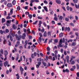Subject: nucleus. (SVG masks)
Returning a JSON list of instances; mask_svg holds the SVG:
<instances>
[{
    "instance_id": "0e129e2a",
    "label": "nucleus",
    "mask_w": 79,
    "mask_h": 79,
    "mask_svg": "<svg viewBox=\"0 0 79 79\" xmlns=\"http://www.w3.org/2000/svg\"><path fill=\"white\" fill-rule=\"evenodd\" d=\"M20 49H23V46H20L19 47Z\"/></svg>"
},
{
    "instance_id": "6ab92c4d",
    "label": "nucleus",
    "mask_w": 79,
    "mask_h": 79,
    "mask_svg": "<svg viewBox=\"0 0 79 79\" xmlns=\"http://www.w3.org/2000/svg\"><path fill=\"white\" fill-rule=\"evenodd\" d=\"M2 23H5V19H4V18H2Z\"/></svg>"
},
{
    "instance_id": "e2e57ef3",
    "label": "nucleus",
    "mask_w": 79,
    "mask_h": 79,
    "mask_svg": "<svg viewBox=\"0 0 79 79\" xmlns=\"http://www.w3.org/2000/svg\"><path fill=\"white\" fill-rule=\"evenodd\" d=\"M31 58H34V56L33 54H31Z\"/></svg>"
},
{
    "instance_id": "c03bdc74",
    "label": "nucleus",
    "mask_w": 79,
    "mask_h": 79,
    "mask_svg": "<svg viewBox=\"0 0 79 79\" xmlns=\"http://www.w3.org/2000/svg\"><path fill=\"white\" fill-rule=\"evenodd\" d=\"M51 23L52 24H55V22L54 21H51Z\"/></svg>"
},
{
    "instance_id": "c9c22d12",
    "label": "nucleus",
    "mask_w": 79,
    "mask_h": 79,
    "mask_svg": "<svg viewBox=\"0 0 79 79\" xmlns=\"http://www.w3.org/2000/svg\"><path fill=\"white\" fill-rule=\"evenodd\" d=\"M70 26H73V27H74V23H70Z\"/></svg>"
},
{
    "instance_id": "f3484780",
    "label": "nucleus",
    "mask_w": 79,
    "mask_h": 79,
    "mask_svg": "<svg viewBox=\"0 0 79 79\" xmlns=\"http://www.w3.org/2000/svg\"><path fill=\"white\" fill-rule=\"evenodd\" d=\"M5 56H6L7 55H8V52L7 51H5V53L4 54Z\"/></svg>"
},
{
    "instance_id": "37998d69",
    "label": "nucleus",
    "mask_w": 79,
    "mask_h": 79,
    "mask_svg": "<svg viewBox=\"0 0 79 79\" xmlns=\"http://www.w3.org/2000/svg\"><path fill=\"white\" fill-rule=\"evenodd\" d=\"M54 20L55 21H58V18H57V17H54Z\"/></svg>"
},
{
    "instance_id": "7ed1b4c3",
    "label": "nucleus",
    "mask_w": 79,
    "mask_h": 79,
    "mask_svg": "<svg viewBox=\"0 0 79 79\" xmlns=\"http://www.w3.org/2000/svg\"><path fill=\"white\" fill-rule=\"evenodd\" d=\"M25 44L24 45V48H27L26 46H27V40H25Z\"/></svg>"
},
{
    "instance_id": "dca6fc26",
    "label": "nucleus",
    "mask_w": 79,
    "mask_h": 79,
    "mask_svg": "<svg viewBox=\"0 0 79 79\" xmlns=\"http://www.w3.org/2000/svg\"><path fill=\"white\" fill-rule=\"evenodd\" d=\"M16 76H17V79H19V74L17 73L16 75Z\"/></svg>"
},
{
    "instance_id": "338daca9",
    "label": "nucleus",
    "mask_w": 79,
    "mask_h": 79,
    "mask_svg": "<svg viewBox=\"0 0 79 79\" xmlns=\"http://www.w3.org/2000/svg\"><path fill=\"white\" fill-rule=\"evenodd\" d=\"M50 63H48V65H47V66H50Z\"/></svg>"
},
{
    "instance_id": "f8f14e48",
    "label": "nucleus",
    "mask_w": 79,
    "mask_h": 79,
    "mask_svg": "<svg viewBox=\"0 0 79 79\" xmlns=\"http://www.w3.org/2000/svg\"><path fill=\"white\" fill-rule=\"evenodd\" d=\"M68 18H69L70 20H71V19H74V17H73V16H72L71 15H70V17L69 16H68Z\"/></svg>"
},
{
    "instance_id": "c85d7f7f",
    "label": "nucleus",
    "mask_w": 79,
    "mask_h": 79,
    "mask_svg": "<svg viewBox=\"0 0 79 79\" xmlns=\"http://www.w3.org/2000/svg\"><path fill=\"white\" fill-rule=\"evenodd\" d=\"M28 16L29 17L30 19H32V15L31 14L28 15Z\"/></svg>"
},
{
    "instance_id": "9d476101",
    "label": "nucleus",
    "mask_w": 79,
    "mask_h": 79,
    "mask_svg": "<svg viewBox=\"0 0 79 79\" xmlns=\"http://www.w3.org/2000/svg\"><path fill=\"white\" fill-rule=\"evenodd\" d=\"M21 35H19L18 37H17V40H20V39L21 38Z\"/></svg>"
},
{
    "instance_id": "f03ea898",
    "label": "nucleus",
    "mask_w": 79,
    "mask_h": 79,
    "mask_svg": "<svg viewBox=\"0 0 79 79\" xmlns=\"http://www.w3.org/2000/svg\"><path fill=\"white\" fill-rule=\"evenodd\" d=\"M64 31H67L68 32H69V31H70V28L69 27H65Z\"/></svg>"
},
{
    "instance_id": "8fccbe9b",
    "label": "nucleus",
    "mask_w": 79,
    "mask_h": 79,
    "mask_svg": "<svg viewBox=\"0 0 79 79\" xmlns=\"http://www.w3.org/2000/svg\"><path fill=\"white\" fill-rule=\"evenodd\" d=\"M7 23H8V24H10V23H11V20H7Z\"/></svg>"
},
{
    "instance_id": "20e7f679",
    "label": "nucleus",
    "mask_w": 79,
    "mask_h": 79,
    "mask_svg": "<svg viewBox=\"0 0 79 79\" xmlns=\"http://www.w3.org/2000/svg\"><path fill=\"white\" fill-rule=\"evenodd\" d=\"M7 6L9 8H10L11 7H12V4L11 3H8L7 4Z\"/></svg>"
},
{
    "instance_id": "4d7b16f0",
    "label": "nucleus",
    "mask_w": 79,
    "mask_h": 79,
    "mask_svg": "<svg viewBox=\"0 0 79 79\" xmlns=\"http://www.w3.org/2000/svg\"><path fill=\"white\" fill-rule=\"evenodd\" d=\"M0 33L1 34H3V31H2V30H0Z\"/></svg>"
},
{
    "instance_id": "9b49d317",
    "label": "nucleus",
    "mask_w": 79,
    "mask_h": 79,
    "mask_svg": "<svg viewBox=\"0 0 79 79\" xmlns=\"http://www.w3.org/2000/svg\"><path fill=\"white\" fill-rule=\"evenodd\" d=\"M75 45H76V42H73L72 43V46H75Z\"/></svg>"
},
{
    "instance_id": "2eb2a0df",
    "label": "nucleus",
    "mask_w": 79,
    "mask_h": 79,
    "mask_svg": "<svg viewBox=\"0 0 79 79\" xmlns=\"http://www.w3.org/2000/svg\"><path fill=\"white\" fill-rule=\"evenodd\" d=\"M17 10H18L19 11L20 10H21V7H20V6H18L17 8Z\"/></svg>"
},
{
    "instance_id": "bf43d9fd",
    "label": "nucleus",
    "mask_w": 79,
    "mask_h": 79,
    "mask_svg": "<svg viewBox=\"0 0 79 79\" xmlns=\"http://www.w3.org/2000/svg\"><path fill=\"white\" fill-rule=\"evenodd\" d=\"M64 54L65 55H67V53H66V51H64Z\"/></svg>"
},
{
    "instance_id": "72a5a7b5",
    "label": "nucleus",
    "mask_w": 79,
    "mask_h": 79,
    "mask_svg": "<svg viewBox=\"0 0 79 79\" xmlns=\"http://www.w3.org/2000/svg\"><path fill=\"white\" fill-rule=\"evenodd\" d=\"M52 40H53V39H51L49 41L48 44H50V43H52Z\"/></svg>"
},
{
    "instance_id": "49530a36",
    "label": "nucleus",
    "mask_w": 79,
    "mask_h": 79,
    "mask_svg": "<svg viewBox=\"0 0 79 79\" xmlns=\"http://www.w3.org/2000/svg\"><path fill=\"white\" fill-rule=\"evenodd\" d=\"M5 32L6 33H8L9 32V30L8 29H6L5 30Z\"/></svg>"
},
{
    "instance_id": "1a4fd4ad",
    "label": "nucleus",
    "mask_w": 79,
    "mask_h": 79,
    "mask_svg": "<svg viewBox=\"0 0 79 79\" xmlns=\"http://www.w3.org/2000/svg\"><path fill=\"white\" fill-rule=\"evenodd\" d=\"M8 64V62L7 61H6L4 63V65L5 67H6V65H7Z\"/></svg>"
},
{
    "instance_id": "b1692460",
    "label": "nucleus",
    "mask_w": 79,
    "mask_h": 79,
    "mask_svg": "<svg viewBox=\"0 0 79 79\" xmlns=\"http://www.w3.org/2000/svg\"><path fill=\"white\" fill-rule=\"evenodd\" d=\"M59 44H63V40H62V39L60 40Z\"/></svg>"
},
{
    "instance_id": "7c9ffc66",
    "label": "nucleus",
    "mask_w": 79,
    "mask_h": 79,
    "mask_svg": "<svg viewBox=\"0 0 79 79\" xmlns=\"http://www.w3.org/2000/svg\"><path fill=\"white\" fill-rule=\"evenodd\" d=\"M74 3H77L78 2V0H73Z\"/></svg>"
},
{
    "instance_id": "a211bd4d",
    "label": "nucleus",
    "mask_w": 79,
    "mask_h": 79,
    "mask_svg": "<svg viewBox=\"0 0 79 79\" xmlns=\"http://www.w3.org/2000/svg\"><path fill=\"white\" fill-rule=\"evenodd\" d=\"M62 19L63 16H60L59 18V20H60V21H61Z\"/></svg>"
},
{
    "instance_id": "58836bf2",
    "label": "nucleus",
    "mask_w": 79,
    "mask_h": 79,
    "mask_svg": "<svg viewBox=\"0 0 79 79\" xmlns=\"http://www.w3.org/2000/svg\"><path fill=\"white\" fill-rule=\"evenodd\" d=\"M8 42H9V44H8L9 46H11V43L10 41H9V40L8 41Z\"/></svg>"
},
{
    "instance_id": "412c9836",
    "label": "nucleus",
    "mask_w": 79,
    "mask_h": 79,
    "mask_svg": "<svg viewBox=\"0 0 79 79\" xmlns=\"http://www.w3.org/2000/svg\"><path fill=\"white\" fill-rule=\"evenodd\" d=\"M48 36H51V32L50 31H48L47 33Z\"/></svg>"
},
{
    "instance_id": "5fc2aeb1",
    "label": "nucleus",
    "mask_w": 79,
    "mask_h": 79,
    "mask_svg": "<svg viewBox=\"0 0 79 79\" xmlns=\"http://www.w3.org/2000/svg\"><path fill=\"white\" fill-rule=\"evenodd\" d=\"M31 48H33V47H34V48H35V47H36V46L34 44H33V46H31Z\"/></svg>"
},
{
    "instance_id": "c756f323",
    "label": "nucleus",
    "mask_w": 79,
    "mask_h": 79,
    "mask_svg": "<svg viewBox=\"0 0 79 79\" xmlns=\"http://www.w3.org/2000/svg\"><path fill=\"white\" fill-rule=\"evenodd\" d=\"M37 60L38 61H42L41 58H38L37 59Z\"/></svg>"
},
{
    "instance_id": "69168bd1",
    "label": "nucleus",
    "mask_w": 79,
    "mask_h": 79,
    "mask_svg": "<svg viewBox=\"0 0 79 79\" xmlns=\"http://www.w3.org/2000/svg\"><path fill=\"white\" fill-rule=\"evenodd\" d=\"M77 69H79V65H77Z\"/></svg>"
},
{
    "instance_id": "5701e85b",
    "label": "nucleus",
    "mask_w": 79,
    "mask_h": 79,
    "mask_svg": "<svg viewBox=\"0 0 79 79\" xmlns=\"http://www.w3.org/2000/svg\"><path fill=\"white\" fill-rule=\"evenodd\" d=\"M44 9L46 11H48V10L47 9V8L46 6H44Z\"/></svg>"
},
{
    "instance_id": "864d4df0",
    "label": "nucleus",
    "mask_w": 79,
    "mask_h": 79,
    "mask_svg": "<svg viewBox=\"0 0 79 79\" xmlns=\"http://www.w3.org/2000/svg\"><path fill=\"white\" fill-rule=\"evenodd\" d=\"M42 24V21H39V23L38 24L41 25V24Z\"/></svg>"
},
{
    "instance_id": "79ce46f5",
    "label": "nucleus",
    "mask_w": 79,
    "mask_h": 79,
    "mask_svg": "<svg viewBox=\"0 0 79 79\" xmlns=\"http://www.w3.org/2000/svg\"><path fill=\"white\" fill-rule=\"evenodd\" d=\"M10 40L11 42L13 41V38L12 37V36H10Z\"/></svg>"
},
{
    "instance_id": "603ef678",
    "label": "nucleus",
    "mask_w": 79,
    "mask_h": 79,
    "mask_svg": "<svg viewBox=\"0 0 79 79\" xmlns=\"http://www.w3.org/2000/svg\"><path fill=\"white\" fill-rule=\"evenodd\" d=\"M40 56H42V57H43V56H44V54H43V53H40Z\"/></svg>"
},
{
    "instance_id": "de8ad7c7",
    "label": "nucleus",
    "mask_w": 79,
    "mask_h": 79,
    "mask_svg": "<svg viewBox=\"0 0 79 79\" xmlns=\"http://www.w3.org/2000/svg\"><path fill=\"white\" fill-rule=\"evenodd\" d=\"M38 19H42V17L38 16Z\"/></svg>"
},
{
    "instance_id": "4468645a",
    "label": "nucleus",
    "mask_w": 79,
    "mask_h": 79,
    "mask_svg": "<svg viewBox=\"0 0 79 79\" xmlns=\"http://www.w3.org/2000/svg\"><path fill=\"white\" fill-rule=\"evenodd\" d=\"M66 58L67 59V63H69V56H67L66 57Z\"/></svg>"
},
{
    "instance_id": "3c124183",
    "label": "nucleus",
    "mask_w": 79,
    "mask_h": 79,
    "mask_svg": "<svg viewBox=\"0 0 79 79\" xmlns=\"http://www.w3.org/2000/svg\"><path fill=\"white\" fill-rule=\"evenodd\" d=\"M11 18V17H10V16H7L6 18V19H10Z\"/></svg>"
},
{
    "instance_id": "cd10ccee",
    "label": "nucleus",
    "mask_w": 79,
    "mask_h": 79,
    "mask_svg": "<svg viewBox=\"0 0 79 79\" xmlns=\"http://www.w3.org/2000/svg\"><path fill=\"white\" fill-rule=\"evenodd\" d=\"M37 23H38V21L36 20L35 22H33V24L34 25L35 24L36 25L37 24Z\"/></svg>"
},
{
    "instance_id": "f257e3e1",
    "label": "nucleus",
    "mask_w": 79,
    "mask_h": 79,
    "mask_svg": "<svg viewBox=\"0 0 79 79\" xmlns=\"http://www.w3.org/2000/svg\"><path fill=\"white\" fill-rule=\"evenodd\" d=\"M39 35L40 37H39V40L38 41V43L40 44V43H41V41H42V38H41V37H42L43 35H42V34L41 33H39Z\"/></svg>"
},
{
    "instance_id": "052dcab7",
    "label": "nucleus",
    "mask_w": 79,
    "mask_h": 79,
    "mask_svg": "<svg viewBox=\"0 0 79 79\" xmlns=\"http://www.w3.org/2000/svg\"><path fill=\"white\" fill-rule=\"evenodd\" d=\"M66 8L68 11H69V6H67Z\"/></svg>"
},
{
    "instance_id": "a878e982",
    "label": "nucleus",
    "mask_w": 79,
    "mask_h": 79,
    "mask_svg": "<svg viewBox=\"0 0 79 79\" xmlns=\"http://www.w3.org/2000/svg\"><path fill=\"white\" fill-rule=\"evenodd\" d=\"M12 3L14 5H15L16 4V1L14 0L12 2Z\"/></svg>"
},
{
    "instance_id": "4be33fe9",
    "label": "nucleus",
    "mask_w": 79,
    "mask_h": 79,
    "mask_svg": "<svg viewBox=\"0 0 79 79\" xmlns=\"http://www.w3.org/2000/svg\"><path fill=\"white\" fill-rule=\"evenodd\" d=\"M20 71H24V69L22 68V67H21V66H20Z\"/></svg>"
},
{
    "instance_id": "680f3d73",
    "label": "nucleus",
    "mask_w": 79,
    "mask_h": 79,
    "mask_svg": "<svg viewBox=\"0 0 79 79\" xmlns=\"http://www.w3.org/2000/svg\"><path fill=\"white\" fill-rule=\"evenodd\" d=\"M44 3H46V4H48V2H47V1H44Z\"/></svg>"
},
{
    "instance_id": "423d86ee",
    "label": "nucleus",
    "mask_w": 79,
    "mask_h": 79,
    "mask_svg": "<svg viewBox=\"0 0 79 79\" xmlns=\"http://www.w3.org/2000/svg\"><path fill=\"white\" fill-rule=\"evenodd\" d=\"M12 28L14 30H15V29H16L17 28V27L13 24L12 25Z\"/></svg>"
},
{
    "instance_id": "bb28decb",
    "label": "nucleus",
    "mask_w": 79,
    "mask_h": 79,
    "mask_svg": "<svg viewBox=\"0 0 79 79\" xmlns=\"http://www.w3.org/2000/svg\"><path fill=\"white\" fill-rule=\"evenodd\" d=\"M46 49L48 52H49V51L50 50V47H47Z\"/></svg>"
},
{
    "instance_id": "2f4dec72",
    "label": "nucleus",
    "mask_w": 79,
    "mask_h": 79,
    "mask_svg": "<svg viewBox=\"0 0 79 79\" xmlns=\"http://www.w3.org/2000/svg\"><path fill=\"white\" fill-rule=\"evenodd\" d=\"M65 20L66 21H67V22H68L69 21V18H67V17H65Z\"/></svg>"
},
{
    "instance_id": "4c0bfd02",
    "label": "nucleus",
    "mask_w": 79,
    "mask_h": 79,
    "mask_svg": "<svg viewBox=\"0 0 79 79\" xmlns=\"http://www.w3.org/2000/svg\"><path fill=\"white\" fill-rule=\"evenodd\" d=\"M4 40L3 42V43L4 44H5V42H6V40H5V38H3Z\"/></svg>"
},
{
    "instance_id": "f704fd0d",
    "label": "nucleus",
    "mask_w": 79,
    "mask_h": 79,
    "mask_svg": "<svg viewBox=\"0 0 79 79\" xmlns=\"http://www.w3.org/2000/svg\"><path fill=\"white\" fill-rule=\"evenodd\" d=\"M54 42L55 43H58V40L56 39L54 40Z\"/></svg>"
},
{
    "instance_id": "ddd939ff",
    "label": "nucleus",
    "mask_w": 79,
    "mask_h": 79,
    "mask_svg": "<svg viewBox=\"0 0 79 79\" xmlns=\"http://www.w3.org/2000/svg\"><path fill=\"white\" fill-rule=\"evenodd\" d=\"M63 36V33H61L59 34V37H61Z\"/></svg>"
},
{
    "instance_id": "393cba45",
    "label": "nucleus",
    "mask_w": 79,
    "mask_h": 79,
    "mask_svg": "<svg viewBox=\"0 0 79 79\" xmlns=\"http://www.w3.org/2000/svg\"><path fill=\"white\" fill-rule=\"evenodd\" d=\"M13 9H11L10 11V13H11V15H13Z\"/></svg>"
},
{
    "instance_id": "a19ab883",
    "label": "nucleus",
    "mask_w": 79,
    "mask_h": 79,
    "mask_svg": "<svg viewBox=\"0 0 79 79\" xmlns=\"http://www.w3.org/2000/svg\"><path fill=\"white\" fill-rule=\"evenodd\" d=\"M43 64H44V66H47V63L45 62H42Z\"/></svg>"
},
{
    "instance_id": "a18cd8bd",
    "label": "nucleus",
    "mask_w": 79,
    "mask_h": 79,
    "mask_svg": "<svg viewBox=\"0 0 79 79\" xmlns=\"http://www.w3.org/2000/svg\"><path fill=\"white\" fill-rule=\"evenodd\" d=\"M54 53H55V55H56V54H58V51L56 50H55Z\"/></svg>"
},
{
    "instance_id": "6e6552de",
    "label": "nucleus",
    "mask_w": 79,
    "mask_h": 79,
    "mask_svg": "<svg viewBox=\"0 0 79 79\" xmlns=\"http://www.w3.org/2000/svg\"><path fill=\"white\" fill-rule=\"evenodd\" d=\"M56 2L57 4H61V1H60V0H56Z\"/></svg>"
},
{
    "instance_id": "6e6d98bb",
    "label": "nucleus",
    "mask_w": 79,
    "mask_h": 79,
    "mask_svg": "<svg viewBox=\"0 0 79 79\" xmlns=\"http://www.w3.org/2000/svg\"><path fill=\"white\" fill-rule=\"evenodd\" d=\"M65 72L66 73H69V70H68V69H65Z\"/></svg>"
},
{
    "instance_id": "0eeeda50",
    "label": "nucleus",
    "mask_w": 79,
    "mask_h": 79,
    "mask_svg": "<svg viewBox=\"0 0 79 79\" xmlns=\"http://www.w3.org/2000/svg\"><path fill=\"white\" fill-rule=\"evenodd\" d=\"M20 42L19 41H18L16 43V44L15 45V47H17L19 45Z\"/></svg>"
},
{
    "instance_id": "aec40b11",
    "label": "nucleus",
    "mask_w": 79,
    "mask_h": 79,
    "mask_svg": "<svg viewBox=\"0 0 79 79\" xmlns=\"http://www.w3.org/2000/svg\"><path fill=\"white\" fill-rule=\"evenodd\" d=\"M43 36H44V37H47V32L46 31H44L43 35Z\"/></svg>"
},
{
    "instance_id": "09e8293b",
    "label": "nucleus",
    "mask_w": 79,
    "mask_h": 79,
    "mask_svg": "<svg viewBox=\"0 0 79 79\" xmlns=\"http://www.w3.org/2000/svg\"><path fill=\"white\" fill-rule=\"evenodd\" d=\"M75 18L76 20H78V17H77V16L76 15L75 16Z\"/></svg>"
},
{
    "instance_id": "e433bc0d",
    "label": "nucleus",
    "mask_w": 79,
    "mask_h": 79,
    "mask_svg": "<svg viewBox=\"0 0 79 79\" xmlns=\"http://www.w3.org/2000/svg\"><path fill=\"white\" fill-rule=\"evenodd\" d=\"M75 64V62H74V61L73 60L71 62V64Z\"/></svg>"
},
{
    "instance_id": "13d9d810",
    "label": "nucleus",
    "mask_w": 79,
    "mask_h": 79,
    "mask_svg": "<svg viewBox=\"0 0 79 79\" xmlns=\"http://www.w3.org/2000/svg\"><path fill=\"white\" fill-rule=\"evenodd\" d=\"M27 7H28V6H25L24 8L25 10H27L28 9V8H27Z\"/></svg>"
},
{
    "instance_id": "39448f33",
    "label": "nucleus",
    "mask_w": 79,
    "mask_h": 79,
    "mask_svg": "<svg viewBox=\"0 0 79 79\" xmlns=\"http://www.w3.org/2000/svg\"><path fill=\"white\" fill-rule=\"evenodd\" d=\"M62 44L59 43V45H57V47L58 48H60V47H63V45H62Z\"/></svg>"
},
{
    "instance_id": "ea45409f",
    "label": "nucleus",
    "mask_w": 79,
    "mask_h": 79,
    "mask_svg": "<svg viewBox=\"0 0 79 79\" xmlns=\"http://www.w3.org/2000/svg\"><path fill=\"white\" fill-rule=\"evenodd\" d=\"M0 52L2 54H3V49H1L0 50Z\"/></svg>"
},
{
    "instance_id": "774afa93",
    "label": "nucleus",
    "mask_w": 79,
    "mask_h": 79,
    "mask_svg": "<svg viewBox=\"0 0 79 79\" xmlns=\"http://www.w3.org/2000/svg\"><path fill=\"white\" fill-rule=\"evenodd\" d=\"M77 77H79V72H78L77 73Z\"/></svg>"
},
{
    "instance_id": "473e14b6",
    "label": "nucleus",
    "mask_w": 79,
    "mask_h": 79,
    "mask_svg": "<svg viewBox=\"0 0 79 79\" xmlns=\"http://www.w3.org/2000/svg\"><path fill=\"white\" fill-rule=\"evenodd\" d=\"M17 57H16V58H15V60L16 61H18V59H19V55H17Z\"/></svg>"
}]
</instances>
